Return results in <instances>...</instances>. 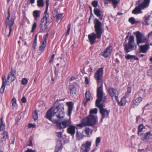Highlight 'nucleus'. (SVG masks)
Wrapping results in <instances>:
<instances>
[{
    "mask_svg": "<svg viewBox=\"0 0 152 152\" xmlns=\"http://www.w3.org/2000/svg\"><path fill=\"white\" fill-rule=\"evenodd\" d=\"M56 107H53L48 110L46 113L45 117L56 124V127L60 129L69 126L72 124L70 117L69 119H66L61 121L65 115L64 105L62 103H55Z\"/></svg>",
    "mask_w": 152,
    "mask_h": 152,
    "instance_id": "obj_1",
    "label": "nucleus"
},
{
    "mask_svg": "<svg viewBox=\"0 0 152 152\" xmlns=\"http://www.w3.org/2000/svg\"><path fill=\"white\" fill-rule=\"evenodd\" d=\"M95 33L93 32L88 36L89 41L91 45L93 44L96 42V38L101 39L102 35L104 32V29L102 28L101 23L96 18L94 20Z\"/></svg>",
    "mask_w": 152,
    "mask_h": 152,
    "instance_id": "obj_2",
    "label": "nucleus"
},
{
    "mask_svg": "<svg viewBox=\"0 0 152 152\" xmlns=\"http://www.w3.org/2000/svg\"><path fill=\"white\" fill-rule=\"evenodd\" d=\"M103 69L100 68L95 74L94 78L97 82V95L103 94L102 92V81Z\"/></svg>",
    "mask_w": 152,
    "mask_h": 152,
    "instance_id": "obj_3",
    "label": "nucleus"
},
{
    "mask_svg": "<svg viewBox=\"0 0 152 152\" xmlns=\"http://www.w3.org/2000/svg\"><path fill=\"white\" fill-rule=\"evenodd\" d=\"M97 98L96 100V104L99 108L100 112L102 116V119L107 118L109 115L110 111L103 108L102 104L100 103V102L102 100L103 94L97 95Z\"/></svg>",
    "mask_w": 152,
    "mask_h": 152,
    "instance_id": "obj_4",
    "label": "nucleus"
},
{
    "mask_svg": "<svg viewBox=\"0 0 152 152\" xmlns=\"http://www.w3.org/2000/svg\"><path fill=\"white\" fill-rule=\"evenodd\" d=\"M46 8L44 13L45 16L41 19L40 23V27L43 30H46L47 29V26L51 21L49 20V17L47 13L48 8L49 5V0H46L45 2Z\"/></svg>",
    "mask_w": 152,
    "mask_h": 152,
    "instance_id": "obj_5",
    "label": "nucleus"
},
{
    "mask_svg": "<svg viewBox=\"0 0 152 152\" xmlns=\"http://www.w3.org/2000/svg\"><path fill=\"white\" fill-rule=\"evenodd\" d=\"M150 0H144L143 3L137 6L132 12L134 14H137L142 13V10L147 7L149 4Z\"/></svg>",
    "mask_w": 152,
    "mask_h": 152,
    "instance_id": "obj_6",
    "label": "nucleus"
},
{
    "mask_svg": "<svg viewBox=\"0 0 152 152\" xmlns=\"http://www.w3.org/2000/svg\"><path fill=\"white\" fill-rule=\"evenodd\" d=\"M125 48L127 53L137 48L136 45L134 43V38L133 36H129L128 43L125 45Z\"/></svg>",
    "mask_w": 152,
    "mask_h": 152,
    "instance_id": "obj_7",
    "label": "nucleus"
},
{
    "mask_svg": "<svg viewBox=\"0 0 152 152\" xmlns=\"http://www.w3.org/2000/svg\"><path fill=\"white\" fill-rule=\"evenodd\" d=\"M97 113V109L96 108L92 109L90 111V115L86 118L89 120L90 122L94 121V125L96 123L97 120V117L94 114H96Z\"/></svg>",
    "mask_w": 152,
    "mask_h": 152,
    "instance_id": "obj_8",
    "label": "nucleus"
},
{
    "mask_svg": "<svg viewBox=\"0 0 152 152\" xmlns=\"http://www.w3.org/2000/svg\"><path fill=\"white\" fill-rule=\"evenodd\" d=\"M107 91L113 100L118 101V93L116 89L110 88H109Z\"/></svg>",
    "mask_w": 152,
    "mask_h": 152,
    "instance_id": "obj_9",
    "label": "nucleus"
},
{
    "mask_svg": "<svg viewBox=\"0 0 152 152\" xmlns=\"http://www.w3.org/2000/svg\"><path fill=\"white\" fill-rule=\"evenodd\" d=\"M8 15L6 20V23L7 24V26H8V28L9 29V34L8 35V37L10 36L13 24L14 23V20L13 18H11L10 20V12L9 10L7 12Z\"/></svg>",
    "mask_w": 152,
    "mask_h": 152,
    "instance_id": "obj_10",
    "label": "nucleus"
},
{
    "mask_svg": "<svg viewBox=\"0 0 152 152\" xmlns=\"http://www.w3.org/2000/svg\"><path fill=\"white\" fill-rule=\"evenodd\" d=\"M137 38V44L139 45L140 43L147 42V39L144 36L143 34L139 31H136L135 33Z\"/></svg>",
    "mask_w": 152,
    "mask_h": 152,
    "instance_id": "obj_11",
    "label": "nucleus"
},
{
    "mask_svg": "<svg viewBox=\"0 0 152 152\" xmlns=\"http://www.w3.org/2000/svg\"><path fill=\"white\" fill-rule=\"evenodd\" d=\"M91 145V142L87 141L81 145L80 152H88Z\"/></svg>",
    "mask_w": 152,
    "mask_h": 152,
    "instance_id": "obj_12",
    "label": "nucleus"
},
{
    "mask_svg": "<svg viewBox=\"0 0 152 152\" xmlns=\"http://www.w3.org/2000/svg\"><path fill=\"white\" fill-rule=\"evenodd\" d=\"M94 125V121L90 122L89 120L87 118H84L81 120V123L77 125V126L82 127L86 126H90Z\"/></svg>",
    "mask_w": 152,
    "mask_h": 152,
    "instance_id": "obj_13",
    "label": "nucleus"
},
{
    "mask_svg": "<svg viewBox=\"0 0 152 152\" xmlns=\"http://www.w3.org/2000/svg\"><path fill=\"white\" fill-rule=\"evenodd\" d=\"M15 70H12L8 76L7 80V84L9 85L12 81H14L15 79Z\"/></svg>",
    "mask_w": 152,
    "mask_h": 152,
    "instance_id": "obj_14",
    "label": "nucleus"
},
{
    "mask_svg": "<svg viewBox=\"0 0 152 152\" xmlns=\"http://www.w3.org/2000/svg\"><path fill=\"white\" fill-rule=\"evenodd\" d=\"M77 126L73 125H70L67 129L66 131L68 133L72 136L74 135L76 131L77 130Z\"/></svg>",
    "mask_w": 152,
    "mask_h": 152,
    "instance_id": "obj_15",
    "label": "nucleus"
},
{
    "mask_svg": "<svg viewBox=\"0 0 152 152\" xmlns=\"http://www.w3.org/2000/svg\"><path fill=\"white\" fill-rule=\"evenodd\" d=\"M112 50L111 46L109 45L107 47L103 52L102 53V55L104 57H107L111 53Z\"/></svg>",
    "mask_w": 152,
    "mask_h": 152,
    "instance_id": "obj_16",
    "label": "nucleus"
},
{
    "mask_svg": "<svg viewBox=\"0 0 152 152\" xmlns=\"http://www.w3.org/2000/svg\"><path fill=\"white\" fill-rule=\"evenodd\" d=\"M142 98L141 97H139L132 101V106L133 107H137L142 101Z\"/></svg>",
    "mask_w": 152,
    "mask_h": 152,
    "instance_id": "obj_17",
    "label": "nucleus"
},
{
    "mask_svg": "<svg viewBox=\"0 0 152 152\" xmlns=\"http://www.w3.org/2000/svg\"><path fill=\"white\" fill-rule=\"evenodd\" d=\"M94 12V14L98 17H99V19L100 20H102L103 12L97 8H95Z\"/></svg>",
    "mask_w": 152,
    "mask_h": 152,
    "instance_id": "obj_18",
    "label": "nucleus"
},
{
    "mask_svg": "<svg viewBox=\"0 0 152 152\" xmlns=\"http://www.w3.org/2000/svg\"><path fill=\"white\" fill-rule=\"evenodd\" d=\"M66 104L68 107V115L70 117L72 114L73 104L71 102H66Z\"/></svg>",
    "mask_w": 152,
    "mask_h": 152,
    "instance_id": "obj_19",
    "label": "nucleus"
},
{
    "mask_svg": "<svg viewBox=\"0 0 152 152\" xmlns=\"http://www.w3.org/2000/svg\"><path fill=\"white\" fill-rule=\"evenodd\" d=\"M118 2V1L117 0H104V3L105 4L111 3L113 5L114 8L116 7Z\"/></svg>",
    "mask_w": 152,
    "mask_h": 152,
    "instance_id": "obj_20",
    "label": "nucleus"
},
{
    "mask_svg": "<svg viewBox=\"0 0 152 152\" xmlns=\"http://www.w3.org/2000/svg\"><path fill=\"white\" fill-rule=\"evenodd\" d=\"M83 131H80L77 130L76 134V136L78 140H82L84 137V135L83 134Z\"/></svg>",
    "mask_w": 152,
    "mask_h": 152,
    "instance_id": "obj_21",
    "label": "nucleus"
},
{
    "mask_svg": "<svg viewBox=\"0 0 152 152\" xmlns=\"http://www.w3.org/2000/svg\"><path fill=\"white\" fill-rule=\"evenodd\" d=\"M149 48V45L146 44L145 45L140 46V51L143 53L147 52Z\"/></svg>",
    "mask_w": 152,
    "mask_h": 152,
    "instance_id": "obj_22",
    "label": "nucleus"
},
{
    "mask_svg": "<svg viewBox=\"0 0 152 152\" xmlns=\"http://www.w3.org/2000/svg\"><path fill=\"white\" fill-rule=\"evenodd\" d=\"M46 46V43L45 42H42L41 43L40 46L38 50V53H42L43 52L45 49Z\"/></svg>",
    "mask_w": 152,
    "mask_h": 152,
    "instance_id": "obj_23",
    "label": "nucleus"
},
{
    "mask_svg": "<svg viewBox=\"0 0 152 152\" xmlns=\"http://www.w3.org/2000/svg\"><path fill=\"white\" fill-rule=\"evenodd\" d=\"M85 95L86 98V100H84L83 103L84 104L85 106H86V103L89 101L90 99L91 94L89 91H87L85 93Z\"/></svg>",
    "mask_w": 152,
    "mask_h": 152,
    "instance_id": "obj_24",
    "label": "nucleus"
},
{
    "mask_svg": "<svg viewBox=\"0 0 152 152\" xmlns=\"http://www.w3.org/2000/svg\"><path fill=\"white\" fill-rule=\"evenodd\" d=\"M40 13V11L39 10H35L33 11V15L34 18V20L35 21H37V18L39 17Z\"/></svg>",
    "mask_w": 152,
    "mask_h": 152,
    "instance_id": "obj_25",
    "label": "nucleus"
},
{
    "mask_svg": "<svg viewBox=\"0 0 152 152\" xmlns=\"http://www.w3.org/2000/svg\"><path fill=\"white\" fill-rule=\"evenodd\" d=\"M85 133L87 137H89L92 132L91 129H89L88 127H86L84 130Z\"/></svg>",
    "mask_w": 152,
    "mask_h": 152,
    "instance_id": "obj_26",
    "label": "nucleus"
},
{
    "mask_svg": "<svg viewBox=\"0 0 152 152\" xmlns=\"http://www.w3.org/2000/svg\"><path fill=\"white\" fill-rule=\"evenodd\" d=\"M125 58L126 59L129 60V59H133L134 60H138L139 58L134 55H131L129 54H127L125 56Z\"/></svg>",
    "mask_w": 152,
    "mask_h": 152,
    "instance_id": "obj_27",
    "label": "nucleus"
},
{
    "mask_svg": "<svg viewBox=\"0 0 152 152\" xmlns=\"http://www.w3.org/2000/svg\"><path fill=\"white\" fill-rule=\"evenodd\" d=\"M62 147V143L61 141H58L56 147L55 151L56 152H58L61 149Z\"/></svg>",
    "mask_w": 152,
    "mask_h": 152,
    "instance_id": "obj_28",
    "label": "nucleus"
},
{
    "mask_svg": "<svg viewBox=\"0 0 152 152\" xmlns=\"http://www.w3.org/2000/svg\"><path fill=\"white\" fill-rule=\"evenodd\" d=\"M118 102V104L120 106H123L125 104L126 102V99L125 97H123L120 102H119V100L117 101Z\"/></svg>",
    "mask_w": 152,
    "mask_h": 152,
    "instance_id": "obj_29",
    "label": "nucleus"
},
{
    "mask_svg": "<svg viewBox=\"0 0 152 152\" xmlns=\"http://www.w3.org/2000/svg\"><path fill=\"white\" fill-rule=\"evenodd\" d=\"M8 135L7 132L4 131L1 134V138L4 140H5L8 137Z\"/></svg>",
    "mask_w": 152,
    "mask_h": 152,
    "instance_id": "obj_30",
    "label": "nucleus"
},
{
    "mask_svg": "<svg viewBox=\"0 0 152 152\" xmlns=\"http://www.w3.org/2000/svg\"><path fill=\"white\" fill-rule=\"evenodd\" d=\"M151 136L150 133L148 132L145 134L142 137V138L144 140H148L150 138Z\"/></svg>",
    "mask_w": 152,
    "mask_h": 152,
    "instance_id": "obj_31",
    "label": "nucleus"
},
{
    "mask_svg": "<svg viewBox=\"0 0 152 152\" xmlns=\"http://www.w3.org/2000/svg\"><path fill=\"white\" fill-rule=\"evenodd\" d=\"M70 93L71 94H75L76 93V88L74 85H71L69 86Z\"/></svg>",
    "mask_w": 152,
    "mask_h": 152,
    "instance_id": "obj_32",
    "label": "nucleus"
},
{
    "mask_svg": "<svg viewBox=\"0 0 152 152\" xmlns=\"http://www.w3.org/2000/svg\"><path fill=\"white\" fill-rule=\"evenodd\" d=\"M37 6L39 7H43L44 6V3L43 0H37Z\"/></svg>",
    "mask_w": 152,
    "mask_h": 152,
    "instance_id": "obj_33",
    "label": "nucleus"
},
{
    "mask_svg": "<svg viewBox=\"0 0 152 152\" xmlns=\"http://www.w3.org/2000/svg\"><path fill=\"white\" fill-rule=\"evenodd\" d=\"M6 85V84H4V83H2V85L0 89V92L1 94H3L4 93Z\"/></svg>",
    "mask_w": 152,
    "mask_h": 152,
    "instance_id": "obj_34",
    "label": "nucleus"
},
{
    "mask_svg": "<svg viewBox=\"0 0 152 152\" xmlns=\"http://www.w3.org/2000/svg\"><path fill=\"white\" fill-rule=\"evenodd\" d=\"M37 21H35L34 20V23L32 26V29L31 31V32L34 31L35 29L36 28L37 26Z\"/></svg>",
    "mask_w": 152,
    "mask_h": 152,
    "instance_id": "obj_35",
    "label": "nucleus"
},
{
    "mask_svg": "<svg viewBox=\"0 0 152 152\" xmlns=\"http://www.w3.org/2000/svg\"><path fill=\"white\" fill-rule=\"evenodd\" d=\"M129 21L132 24H133L136 23V21L134 18L133 17L130 18L129 19Z\"/></svg>",
    "mask_w": 152,
    "mask_h": 152,
    "instance_id": "obj_36",
    "label": "nucleus"
},
{
    "mask_svg": "<svg viewBox=\"0 0 152 152\" xmlns=\"http://www.w3.org/2000/svg\"><path fill=\"white\" fill-rule=\"evenodd\" d=\"M63 14H57L56 16L57 20H59L62 19Z\"/></svg>",
    "mask_w": 152,
    "mask_h": 152,
    "instance_id": "obj_37",
    "label": "nucleus"
},
{
    "mask_svg": "<svg viewBox=\"0 0 152 152\" xmlns=\"http://www.w3.org/2000/svg\"><path fill=\"white\" fill-rule=\"evenodd\" d=\"M28 82V80L26 78H23L22 80V83L23 85H26Z\"/></svg>",
    "mask_w": 152,
    "mask_h": 152,
    "instance_id": "obj_38",
    "label": "nucleus"
},
{
    "mask_svg": "<svg viewBox=\"0 0 152 152\" xmlns=\"http://www.w3.org/2000/svg\"><path fill=\"white\" fill-rule=\"evenodd\" d=\"M101 141V138L100 137H98L96 138V146H97Z\"/></svg>",
    "mask_w": 152,
    "mask_h": 152,
    "instance_id": "obj_39",
    "label": "nucleus"
},
{
    "mask_svg": "<svg viewBox=\"0 0 152 152\" xmlns=\"http://www.w3.org/2000/svg\"><path fill=\"white\" fill-rule=\"evenodd\" d=\"M33 118L35 120H37L38 119V114L36 111H34V113L33 115Z\"/></svg>",
    "mask_w": 152,
    "mask_h": 152,
    "instance_id": "obj_40",
    "label": "nucleus"
},
{
    "mask_svg": "<svg viewBox=\"0 0 152 152\" xmlns=\"http://www.w3.org/2000/svg\"><path fill=\"white\" fill-rule=\"evenodd\" d=\"M63 132V131L62 132H56V134L57 136L59 138H61L62 137V133Z\"/></svg>",
    "mask_w": 152,
    "mask_h": 152,
    "instance_id": "obj_41",
    "label": "nucleus"
},
{
    "mask_svg": "<svg viewBox=\"0 0 152 152\" xmlns=\"http://www.w3.org/2000/svg\"><path fill=\"white\" fill-rule=\"evenodd\" d=\"M71 26V24H69L68 26H67V31L66 32V35H67L69 34V31L70 30V28Z\"/></svg>",
    "mask_w": 152,
    "mask_h": 152,
    "instance_id": "obj_42",
    "label": "nucleus"
},
{
    "mask_svg": "<svg viewBox=\"0 0 152 152\" xmlns=\"http://www.w3.org/2000/svg\"><path fill=\"white\" fill-rule=\"evenodd\" d=\"M143 128V126L142 124H140L139 126L138 127V132L139 134V132H141Z\"/></svg>",
    "mask_w": 152,
    "mask_h": 152,
    "instance_id": "obj_43",
    "label": "nucleus"
},
{
    "mask_svg": "<svg viewBox=\"0 0 152 152\" xmlns=\"http://www.w3.org/2000/svg\"><path fill=\"white\" fill-rule=\"evenodd\" d=\"M98 4V1H94L92 2V5L94 7H96Z\"/></svg>",
    "mask_w": 152,
    "mask_h": 152,
    "instance_id": "obj_44",
    "label": "nucleus"
},
{
    "mask_svg": "<svg viewBox=\"0 0 152 152\" xmlns=\"http://www.w3.org/2000/svg\"><path fill=\"white\" fill-rule=\"evenodd\" d=\"M88 72H90L91 74H92L93 71V68L91 66H89V68L87 70Z\"/></svg>",
    "mask_w": 152,
    "mask_h": 152,
    "instance_id": "obj_45",
    "label": "nucleus"
},
{
    "mask_svg": "<svg viewBox=\"0 0 152 152\" xmlns=\"http://www.w3.org/2000/svg\"><path fill=\"white\" fill-rule=\"evenodd\" d=\"M124 97H125L126 99V98L127 99H130L131 97L130 94L128 93H126L125 95L124 96Z\"/></svg>",
    "mask_w": 152,
    "mask_h": 152,
    "instance_id": "obj_46",
    "label": "nucleus"
},
{
    "mask_svg": "<svg viewBox=\"0 0 152 152\" xmlns=\"http://www.w3.org/2000/svg\"><path fill=\"white\" fill-rule=\"evenodd\" d=\"M48 36V34H47L44 35L43 37V40L42 42H45V43H46V39Z\"/></svg>",
    "mask_w": 152,
    "mask_h": 152,
    "instance_id": "obj_47",
    "label": "nucleus"
},
{
    "mask_svg": "<svg viewBox=\"0 0 152 152\" xmlns=\"http://www.w3.org/2000/svg\"><path fill=\"white\" fill-rule=\"evenodd\" d=\"M12 108L13 109L16 110L17 108L18 105L17 103L12 104Z\"/></svg>",
    "mask_w": 152,
    "mask_h": 152,
    "instance_id": "obj_48",
    "label": "nucleus"
},
{
    "mask_svg": "<svg viewBox=\"0 0 152 152\" xmlns=\"http://www.w3.org/2000/svg\"><path fill=\"white\" fill-rule=\"evenodd\" d=\"M147 75H148L152 76V69H151L148 70L147 72Z\"/></svg>",
    "mask_w": 152,
    "mask_h": 152,
    "instance_id": "obj_49",
    "label": "nucleus"
},
{
    "mask_svg": "<svg viewBox=\"0 0 152 152\" xmlns=\"http://www.w3.org/2000/svg\"><path fill=\"white\" fill-rule=\"evenodd\" d=\"M28 128H34L36 126V125L35 124H28Z\"/></svg>",
    "mask_w": 152,
    "mask_h": 152,
    "instance_id": "obj_50",
    "label": "nucleus"
},
{
    "mask_svg": "<svg viewBox=\"0 0 152 152\" xmlns=\"http://www.w3.org/2000/svg\"><path fill=\"white\" fill-rule=\"evenodd\" d=\"M149 17H148L146 19V23L147 25H148L151 22L150 20L149 19Z\"/></svg>",
    "mask_w": 152,
    "mask_h": 152,
    "instance_id": "obj_51",
    "label": "nucleus"
},
{
    "mask_svg": "<svg viewBox=\"0 0 152 152\" xmlns=\"http://www.w3.org/2000/svg\"><path fill=\"white\" fill-rule=\"evenodd\" d=\"M2 79L3 80V83H4V84H7V81L5 80V77L4 76H3L2 77Z\"/></svg>",
    "mask_w": 152,
    "mask_h": 152,
    "instance_id": "obj_52",
    "label": "nucleus"
},
{
    "mask_svg": "<svg viewBox=\"0 0 152 152\" xmlns=\"http://www.w3.org/2000/svg\"><path fill=\"white\" fill-rule=\"evenodd\" d=\"M21 101L23 103H26V99L24 96H23L21 99Z\"/></svg>",
    "mask_w": 152,
    "mask_h": 152,
    "instance_id": "obj_53",
    "label": "nucleus"
},
{
    "mask_svg": "<svg viewBox=\"0 0 152 152\" xmlns=\"http://www.w3.org/2000/svg\"><path fill=\"white\" fill-rule=\"evenodd\" d=\"M25 152H37L31 149H28Z\"/></svg>",
    "mask_w": 152,
    "mask_h": 152,
    "instance_id": "obj_54",
    "label": "nucleus"
},
{
    "mask_svg": "<svg viewBox=\"0 0 152 152\" xmlns=\"http://www.w3.org/2000/svg\"><path fill=\"white\" fill-rule=\"evenodd\" d=\"M12 104L16 103L17 100L15 98H13L12 99Z\"/></svg>",
    "mask_w": 152,
    "mask_h": 152,
    "instance_id": "obj_55",
    "label": "nucleus"
},
{
    "mask_svg": "<svg viewBox=\"0 0 152 152\" xmlns=\"http://www.w3.org/2000/svg\"><path fill=\"white\" fill-rule=\"evenodd\" d=\"M37 34L35 36V39H34L33 43L37 44Z\"/></svg>",
    "mask_w": 152,
    "mask_h": 152,
    "instance_id": "obj_56",
    "label": "nucleus"
},
{
    "mask_svg": "<svg viewBox=\"0 0 152 152\" xmlns=\"http://www.w3.org/2000/svg\"><path fill=\"white\" fill-rule=\"evenodd\" d=\"M54 57H55V55L53 54L52 56V57H51L49 61L50 62H51L53 61V59H54Z\"/></svg>",
    "mask_w": 152,
    "mask_h": 152,
    "instance_id": "obj_57",
    "label": "nucleus"
},
{
    "mask_svg": "<svg viewBox=\"0 0 152 152\" xmlns=\"http://www.w3.org/2000/svg\"><path fill=\"white\" fill-rule=\"evenodd\" d=\"M85 82L86 84H88L89 83V80L88 77H85Z\"/></svg>",
    "mask_w": 152,
    "mask_h": 152,
    "instance_id": "obj_58",
    "label": "nucleus"
},
{
    "mask_svg": "<svg viewBox=\"0 0 152 152\" xmlns=\"http://www.w3.org/2000/svg\"><path fill=\"white\" fill-rule=\"evenodd\" d=\"M5 124L3 122L1 123L0 128L3 129L4 127Z\"/></svg>",
    "mask_w": 152,
    "mask_h": 152,
    "instance_id": "obj_59",
    "label": "nucleus"
},
{
    "mask_svg": "<svg viewBox=\"0 0 152 152\" xmlns=\"http://www.w3.org/2000/svg\"><path fill=\"white\" fill-rule=\"evenodd\" d=\"M131 91V88L128 87L127 88V93L130 94Z\"/></svg>",
    "mask_w": 152,
    "mask_h": 152,
    "instance_id": "obj_60",
    "label": "nucleus"
},
{
    "mask_svg": "<svg viewBox=\"0 0 152 152\" xmlns=\"http://www.w3.org/2000/svg\"><path fill=\"white\" fill-rule=\"evenodd\" d=\"M37 44L33 43L32 45V47L34 49H35L36 47Z\"/></svg>",
    "mask_w": 152,
    "mask_h": 152,
    "instance_id": "obj_61",
    "label": "nucleus"
},
{
    "mask_svg": "<svg viewBox=\"0 0 152 152\" xmlns=\"http://www.w3.org/2000/svg\"><path fill=\"white\" fill-rule=\"evenodd\" d=\"M140 118V117L139 116H137L136 118V122L137 123H139L140 122L139 120Z\"/></svg>",
    "mask_w": 152,
    "mask_h": 152,
    "instance_id": "obj_62",
    "label": "nucleus"
},
{
    "mask_svg": "<svg viewBox=\"0 0 152 152\" xmlns=\"http://www.w3.org/2000/svg\"><path fill=\"white\" fill-rule=\"evenodd\" d=\"M35 0H30V2L31 4H33L34 3Z\"/></svg>",
    "mask_w": 152,
    "mask_h": 152,
    "instance_id": "obj_63",
    "label": "nucleus"
},
{
    "mask_svg": "<svg viewBox=\"0 0 152 152\" xmlns=\"http://www.w3.org/2000/svg\"><path fill=\"white\" fill-rule=\"evenodd\" d=\"M75 79V78L73 76H71L70 80H73Z\"/></svg>",
    "mask_w": 152,
    "mask_h": 152,
    "instance_id": "obj_64",
    "label": "nucleus"
}]
</instances>
